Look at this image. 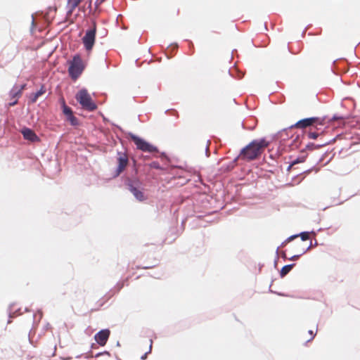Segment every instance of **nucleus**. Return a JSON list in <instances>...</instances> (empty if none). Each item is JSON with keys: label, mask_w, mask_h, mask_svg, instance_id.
<instances>
[{"label": "nucleus", "mask_w": 360, "mask_h": 360, "mask_svg": "<svg viewBox=\"0 0 360 360\" xmlns=\"http://www.w3.org/2000/svg\"><path fill=\"white\" fill-rule=\"evenodd\" d=\"M83 0H68V6L69 8L68 13L72 14L74 10L79 5Z\"/></svg>", "instance_id": "11"}, {"label": "nucleus", "mask_w": 360, "mask_h": 360, "mask_svg": "<svg viewBox=\"0 0 360 360\" xmlns=\"http://www.w3.org/2000/svg\"><path fill=\"white\" fill-rule=\"evenodd\" d=\"M117 167L115 170L116 176H119L127 167L129 163L128 155L125 153H117Z\"/></svg>", "instance_id": "7"}, {"label": "nucleus", "mask_w": 360, "mask_h": 360, "mask_svg": "<svg viewBox=\"0 0 360 360\" xmlns=\"http://www.w3.org/2000/svg\"><path fill=\"white\" fill-rule=\"evenodd\" d=\"M269 145V143L264 139L254 140L242 149L240 157L247 161L256 160L261 156Z\"/></svg>", "instance_id": "1"}, {"label": "nucleus", "mask_w": 360, "mask_h": 360, "mask_svg": "<svg viewBox=\"0 0 360 360\" xmlns=\"http://www.w3.org/2000/svg\"><path fill=\"white\" fill-rule=\"evenodd\" d=\"M309 249V247L307 248H302V252H300V254L296 255V256H293V258H298L301 255L304 254L305 252H306V250Z\"/></svg>", "instance_id": "21"}, {"label": "nucleus", "mask_w": 360, "mask_h": 360, "mask_svg": "<svg viewBox=\"0 0 360 360\" xmlns=\"http://www.w3.org/2000/svg\"><path fill=\"white\" fill-rule=\"evenodd\" d=\"M149 167L150 168H153V169H161V167L159 164L158 162H152L151 163L149 164Z\"/></svg>", "instance_id": "18"}, {"label": "nucleus", "mask_w": 360, "mask_h": 360, "mask_svg": "<svg viewBox=\"0 0 360 360\" xmlns=\"http://www.w3.org/2000/svg\"><path fill=\"white\" fill-rule=\"evenodd\" d=\"M309 333L310 335V338H309V341H310L314 339L315 334L314 333L313 330H309Z\"/></svg>", "instance_id": "23"}, {"label": "nucleus", "mask_w": 360, "mask_h": 360, "mask_svg": "<svg viewBox=\"0 0 360 360\" xmlns=\"http://www.w3.org/2000/svg\"><path fill=\"white\" fill-rule=\"evenodd\" d=\"M297 237V236H292L288 238V241H291L292 240H293L294 238H295Z\"/></svg>", "instance_id": "24"}, {"label": "nucleus", "mask_w": 360, "mask_h": 360, "mask_svg": "<svg viewBox=\"0 0 360 360\" xmlns=\"http://www.w3.org/2000/svg\"><path fill=\"white\" fill-rule=\"evenodd\" d=\"M302 240L305 241L309 238V233L308 232H302L300 233Z\"/></svg>", "instance_id": "19"}, {"label": "nucleus", "mask_w": 360, "mask_h": 360, "mask_svg": "<svg viewBox=\"0 0 360 360\" xmlns=\"http://www.w3.org/2000/svg\"><path fill=\"white\" fill-rule=\"evenodd\" d=\"M314 125H315L317 129H319V128H318V125H323V120H320L318 117L305 118L298 121L297 123L295 124V125L292 126V127H295L297 129H304L307 127Z\"/></svg>", "instance_id": "6"}, {"label": "nucleus", "mask_w": 360, "mask_h": 360, "mask_svg": "<svg viewBox=\"0 0 360 360\" xmlns=\"http://www.w3.org/2000/svg\"><path fill=\"white\" fill-rule=\"evenodd\" d=\"M17 102H18V100H17V99H15L14 101H13V102H11V103H9V105H10V106H13V105H15V104L17 103Z\"/></svg>", "instance_id": "25"}, {"label": "nucleus", "mask_w": 360, "mask_h": 360, "mask_svg": "<svg viewBox=\"0 0 360 360\" xmlns=\"http://www.w3.org/2000/svg\"><path fill=\"white\" fill-rule=\"evenodd\" d=\"M62 103H63V113L67 117L70 115H72V109L70 107H68V106H67L65 105V102L64 99L62 100Z\"/></svg>", "instance_id": "14"}, {"label": "nucleus", "mask_w": 360, "mask_h": 360, "mask_svg": "<svg viewBox=\"0 0 360 360\" xmlns=\"http://www.w3.org/2000/svg\"><path fill=\"white\" fill-rule=\"evenodd\" d=\"M96 23L94 22L93 27L91 29L86 30L85 35L82 39L84 46L88 52H90L94 47L96 40Z\"/></svg>", "instance_id": "4"}, {"label": "nucleus", "mask_w": 360, "mask_h": 360, "mask_svg": "<svg viewBox=\"0 0 360 360\" xmlns=\"http://www.w3.org/2000/svg\"><path fill=\"white\" fill-rule=\"evenodd\" d=\"M293 266L294 264H288L284 266L280 271L281 276L284 277L285 275H287L292 269Z\"/></svg>", "instance_id": "13"}, {"label": "nucleus", "mask_w": 360, "mask_h": 360, "mask_svg": "<svg viewBox=\"0 0 360 360\" xmlns=\"http://www.w3.org/2000/svg\"><path fill=\"white\" fill-rule=\"evenodd\" d=\"M21 133L23 136V138L25 140L30 141L31 142H39L40 141L38 136L35 134V132L29 128H24L22 129Z\"/></svg>", "instance_id": "9"}, {"label": "nucleus", "mask_w": 360, "mask_h": 360, "mask_svg": "<svg viewBox=\"0 0 360 360\" xmlns=\"http://www.w3.org/2000/svg\"><path fill=\"white\" fill-rule=\"evenodd\" d=\"M44 93H45V90L44 89L43 87H41L39 91L33 94L32 98V102L35 103L37 101V100L38 99V98L39 96H41L42 94H44Z\"/></svg>", "instance_id": "15"}, {"label": "nucleus", "mask_w": 360, "mask_h": 360, "mask_svg": "<svg viewBox=\"0 0 360 360\" xmlns=\"http://www.w3.org/2000/svg\"><path fill=\"white\" fill-rule=\"evenodd\" d=\"M110 335V331L108 329H103L97 333L94 339L100 346H105Z\"/></svg>", "instance_id": "8"}, {"label": "nucleus", "mask_w": 360, "mask_h": 360, "mask_svg": "<svg viewBox=\"0 0 360 360\" xmlns=\"http://www.w3.org/2000/svg\"><path fill=\"white\" fill-rule=\"evenodd\" d=\"M105 0H96L95 2V5L96 7H98L100 5H101Z\"/></svg>", "instance_id": "22"}, {"label": "nucleus", "mask_w": 360, "mask_h": 360, "mask_svg": "<svg viewBox=\"0 0 360 360\" xmlns=\"http://www.w3.org/2000/svg\"><path fill=\"white\" fill-rule=\"evenodd\" d=\"M305 158H306L305 156L297 158V159H295V160H293L291 162V164L289 166V169H290L292 166H294V165H297L298 163L304 162L305 161Z\"/></svg>", "instance_id": "17"}, {"label": "nucleus", "mask_w": 360, "mask_h": 360, "mask_svg": "<svg viewBox=\"0 0 360 360\" xmlns=\"http://www.w3.org/2000/svg\"><path fill=\"white\" fill-rule=\"evenodd\" d=\"M130 138L136 146L137 149L140 150L148 153H153L158 151V148L155 146L150 144L148 142L146 141L143 139L136 135L131 134Z\"/></svg>", "instance_id": "5"}, {"label": "nucleus", "mask_w": 360, "mask_h": 360, "mask_svg": "<svg viewBox=\"0 0 360 360\" xmlns=\"http://www.w3.org/2000/svg\"><path fill=\"white\" fill-rule=\"evenodd\" d=\"M129 191L132 193L134 197L139 201H143L146 199L143 191L139 190L137 188L134 187L133 185H129Z\"/></svg>", "instance_id": "10"}, {"label": "nucleus", "mask_w": 360, "mask_h": 360, "mask_svg": "<svg viewBox=\"0 0 360 360\" xmlns=\"http://www.w3.org/2000/svg\"><path fill=\"white\" fill-rule=\"evenodd\" d=\"M68 73L70 77L75 80L82 73L86 67V63L82 59L80 55L76 54L72 60L69 61Z\"/></svg>", "instance_id": "2"}, {"label": "nucleus", "mask_w": 360, "mask_h": 360, "mask_svg": "<svg viewBox=\"0 0 360 360\" xmlns=\"http://www.w3.org/2000/svg\"><path fill=\"white\" fill-rule=\"evenodd\" d=\"M319 135V134L316 132L309 131L308 133V137L311 139H316Z\"/></svg>", "instance_id": "20"}, {"label": "nucleus", "mask_w": 360, "mask_h": 360, "mask_svg": "<svg viewBox=\"0 0 360 360\" xmlns=\"http://www.w3.org/2000/svg\"><path fill=\"white\" fill-rule=\"evenodd\" d=\"M26 84H22L18 90H15V88H13L11 91V96L12 98H19Z\"/></svg>", "instance_id": "12"}, {"label": "nucleus", "mask_w": 360, "mask_h": 360, "mask_svg": "<svg viewBox=\"0 0 360 360\" xmlns=\"http://www.w3.org/2000/svg\"><path fill=\"white\" fill-rule=\"evenodd\" d=\"M67 120L70 122V124L73 126H77L79 124L77 118L73 115V113L67 117Z\"/></svg>", "instance_id": "16"}, {"label": "nucleus", "mask_w": 360, "mask_h": 360, "mask_svg": "<svg viewBox=\"0 0 360 360\" xmlns=\"http://www.w3.org/2000/svg\"><path fill=\"white\" fill-rule=\"evenodd\" d=\"M75 98L84 110L91 112L97 108L96 104L85 89L79 90L77 93Z\"/></svg>", "instance_id": "3"}]
</instances>
